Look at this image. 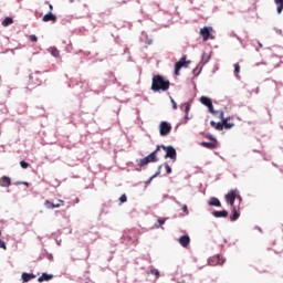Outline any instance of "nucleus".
Listing matches in <instances>:
<instances>
[{
    "instance_id": "f257e3e1",
    "label": "nucleus",
    "mask_w": 283,
    "mask_h": 283,
    "mask_svg": "<svg viewBox=\"0 0 283 283\" xmlns=\"http://www.w3.org/2000/svg\"><path fill=\"white\" fill-rule=\"evenodd\" d=\"M171 83L169 80L164 78L163 75H154L153 76V84H151V90L153 92H167L169 90V86Z\"/></svg>"
},
{
    "instance_id": "f03ea898",
    "label": "nucleus",
    "mask_w": 283,
    "mask_h": 283,
    "mask_svg": "<svg viewBox=\"0 0 283 283\" xmlns=\"http://www.w3.org/2000/svg\"><path fill=\"white\" fill-rule=\"evenodd\" d=\"M158 156H163V153H160V146H157L148 156L138 159L137 165L138 167H147L150 163H158Z\"/></svg>"
},
{
    "instance_id": "7ed1b4c3",
    "label": "nucleus",
    "mask_w": 283,
    "mask_h": 283,
    "mask_svg": "<svg viewBox=\"0 0 283 283\" xmlns=\"http://www.w3.org/2000/svg\"><path fill=\"white\" fill-rule=\"evenodd\" d=\"M157 147H160V153L164 150L165 155L163 154L164 158H170L174 163H176L177 154H176V148L172 146H164V145H158Z\"/></svg>"
},
{
    "instance_id": "20e7f679",
    "label": "nucleus",
    "mask_w": 283,
    "mask_h": 283,
    "mask_svg": "<svg viewBox=\"0 0 283 283\" xmlns=\"http://www.w3.org/2000/svg\"><path fill=\"white\" fill-rule=\"evenodd\" d=\"M190 64H191V61H187V55H184L180 59V61H178L175 64V75L180 76V70H182V67H189Z\"/></svg>"
},
{
    "instance_id": "39448f33",
    "label": "nucleus",
    "mask_w": 283,
    "mask_h": 283,
    "mask_svg": "<svg viewBox=\"0 0 283 283\" xmlns=\"http://www.w3.org/2000/svg\"><path fill=\"white\" fill-rule=\"evenodd\" d=\"M200 103H202V105L208 107V111L210 112V114H212V116H218V114L220 113V112L213 109V102H211V98H209L207 96H201Z\"/></svg>"
},
{
    "instance_id": "423d86ee",
    "label": "nucleus",
    "mask_w": 283,
    "mask_h": 283,
    "mask_svg": "<svg viewBox=\"0 0 283 283\" xmlns=\"http://www.w3.org/2000/svg\"><path fill=\"white\" fill-rule=\"evenodd\" d=\"M159 134L160 136H169V134H171V124L161 122L159 125Z\"/></svg>"
},
{
    "instance_id": "0eeeda50",
    "label": "nucleus",
    "mask_w": 283,
    "mask_h": 283,
    "mask_svg": "<svg viewBox=\"0 0 283 283\" xmlns=\"http://www.w3.org/2000/svg\"><path fill=\"white\" fill-rule=\"evenodd\" d=\"M238 198V190H231L229 193L226 195V202L233 207L235 199Z\"/></svg>"
},
{
    "instance_id": "6e6552de",
    "label": "nucleus",
    "mask_w": 283,
    "mask_h": 283,
    "mask_svg": "<svg viewBox=\"0 0 283 283\" xmlns=\"http://www.w3.org/2000/svg\"><path fill=\"white\" fill-rule=\"evenodd\" d=\"M218 118H220L223 122L224 129H231L232 127H235V124L229 123L228 118H224V112L220 111L217 114Z\"/></svg>"
},
{
    "instance_id": "1a4fd4ad",
    "label": "nucleus",
    "mask_w": 283,
    "mask_h": 283,
    "mask_svg": "<svg viewBox=\"0 0 283 283\" xmlns=\"http://www.w3.org/2000/svg\"><path fill=\"white\" fill-rule=\"evenodd\" d=\"M44 207H45L46 209H59V207H65V201L59 199V205H54L52 201L46 200V201L44 202Z\"/></svg>"
},
{
    "instance_id": "9d476101",
    "label": "nucleus",
    "mask_w": 283,
    "mask_h": 283,
    "mask_svg": "<svg viewBox=\"0 0 283 283\" xmlns=\"http://www.w3.org/2000/svg\"><path fill=\"white\" fill-rule=\"evenodd\" d=\"M200 145L206 149H218V139H213V142H202Z\"/></svg>"
},
{
    "instance_id": "9b49d317",
    "label": "nucleus",
    "mask_w": 283,
    "mask_h": 283,
    "mask_svg": "<svg viewBox=\"0 0 283 283\" xmlns=\"http://www.w3.org/2000/svg\"><path fill=\"white\" fill-rule=\"evenodd\" d=\"M179 244L184 247V249H187V247L191 244V238H189V234L181 235L179 238Z\"/></svg>"
},
{
    "instance_id": "f8f14e48",
    "label": "nucleus",
    "mask_w": 283,
    "mask_h": 283,
    "mask_svg": "<svg viewBox=\"0 0 283 283\" xmlns=\"http://www.w3.org/2000/svg\"><path fill=\"white\" fill-rule=\"evenodd\" d=\"M200 35L202 36L203 41H209V36H211V29L208 27L200 29Z\"/></svg>"
},
{
    "instance_id": "ddd939ff",
    "label": "nucleus",
    "mask_w": 283,
    "mask_h": 283,
    "mask_svg": "<svg viewBox=\"0 0 283 283\" xmlns=\"http://www.w3.org/2000/svg\"><path fill=\"white\" fill-rule=\"evenodd\" d=\"M42 21H44V23H48V21L56 23V15H54L52 12H49L42 18Z\"/></svg>"
},
{
    "instance_id": "4468645a",
    "label": "nucleus",
    "mask_w": 283,
    "mask_h": 283,
    "mask_svg": "<svg viewBox=\"0 0 283 283\" xmlns=\"http://www.w3.org/2000/svg\"><path fill=\"white\" fill-rule=\"evenodd\" d=\"M180 109H181L182 112H185L186 118H189V112H190V109H191V103H189V102L184 103V104L180 106Z\"/></svg>"
},
{
    "instance_id": "2eb2a0df",
    "label": "nucleus",
    "mask_w": 283,
    "mask_h": 283,
    "mask_svg": "<svg viewBox=\"0 0 283 283\" xmlns=\"http://www.w3.org/2000/svg\"><path fill=\"white\" fill-rule=\"evenodd\" d=\"M10 185H12V180L10 179V177L3 176L0 179V187H10Z\"/></svg>"
},
{
    "instance_id": "dca6fc26",
    "label": "nucleus",
    "mask_w": 283,
    "mask_h": 283,
    "mask_svg": "<svg viewBox=\"0 0 283 283\" xmlns=\"http://www.w3.org/2000/svg\"><path fill=\"white\" fill-rule=\"evenodd\" d=\"M209 205H210V207H222L220 199L216 198V197L210 198Z\"/></svg>"
},
{
    "instance_id": "f3484780",
    "label": "nucleus",
    "mask_w": 283,
    "mask_h": 283,
    "mask_svg": "<svg viewBox=\"0 0 283 283\" xmlns=\"http://www.w3.org/2000/svg\"><path fill=\"white\" fill-rule=\"evenodd\" d=\"M52 277H54V275L48 274V273H43V274L38 279V282H50V280H52Z\"/></svg>"
},
{
    "instance_id": "a211bd4d",
    "label": "nucleus",
    "mask_w": 283,
    "mask_h": 283,
    "mask_svg": "<svg viewBox=\"0 0 283 283\" xmlns=\"http://www.w3.org/2000/svg\"><path fill=\"white\" fill-rule=\"evenodd\" d=\"M212 214L214 218H227V216H229V212L227 210L213 211Z\"/></svg>"
},
{
    "instance_id": "6ab92c4d",
    "label": "nucleus",
    "mask_w": 283,
    "mask_h": 283,
    "mask_svg": "<svg viewBox=\"0 0 283 283\" xmlns=\"http://www.w3.org/2000/svg\"><path fill=\"white\" fill-rule=\"evenodd\" d=\"M211 127H214L218 132H222L224 129L223 122L222 123H216V122H210Z\"/></svg>"
},
{
    "instance_id": "aec40b11",
    "label": "nucleus",
    "mask_w": 283,
    "mask_h": 283,
    "mask_svg": "<svg viewBox=\"0 0 283 283\" xmlns=\"http://www.w3.org/2000/svg\"><path fill=\"white\" fill-rule=\"evenodd\" d=\"M232 216L230 217V220L232 221V222H235V220H238V218H240V210H238V208H233V210H232Z\"/></svg>"
},
{
    "instance_id": "412c9836",
    "label": "nucleus",
    "mask_w": 283,
    "mask_h": 283,
    "mask_svg": "<svg viewBox=\"0 0 283 283\" xmlns=\"http://www.w3.org/2000/svg\"><path fill=\"white\" fill-rule=\"evenodd\" d=\"M274 3L276 6V12L277 14H282L283 10V0H274Z\"/></svg>"
},
{
    "instance_id": "4be33fe9",
    "label": "nucleus",
    "mask_w": 283,
    "mask_h": 283,
    "mask_svg": "<svg viewBox=\"0 0 283 283\" xmlns=\"http://www.w3.org/2000/svg\"><path fill=\"white\" fill-rule=\"evenodd\" d=\"M34 277H36V275L34 274H29V273H22V280L23 282H30V280H34Z\"/></svg>"
},
{
    "instance_id": "5701e85b",
    "label": "nucleus",
    "mask_w": 283,
    "mask_h": 283,
    "mask_svg": "<svg viewBox=\"0 0 283 283\" xmlns=\"http://www.w3.org/2000/svg\"><path fill=\"white\" fill-rule=\"evenodd\" d=\"M12 23H14V20H12V18L7 17L3 21H2V27L3 28H8V25H12Z\"/></svg>"
},
{
    "instance_id": "b1692460",
    "label": "nucleus",
    "mask_w": 283,
    "mask_h": 283,
    "mask_svg": "<svg viewBox=\"0 0 283 283\" xmlns=\"http://www.w3.org/2000/svg\"><path fill=\"white\" fill-rule=\"evenodd\" d=\"M165 222H166V219L159 218L157 220V222L155 223L156 229H160V227H163V224H165Z\"/></svg>"
},
{
    "instance_id": "393cba45",
    "label": "nucleus",
    "mask_w": 283,
    "mask_h": 283,
    "mask_svg": "<svg viewBox=\"0 0 283 283\" xmlns=\"http://www.w3.org/2000/svg\"><path fill=\"white\" fill-rule=\"evenodd\" d=\"M201 63L202 65H207V63H209V55L203 53L202 57H201Z\"/></svg>"
},
{
    "instance_id": "a878e982",
    "label": "nucleus",
    "mask_w": 283,
    "mask_h": 283,
    "mask_svg": "<svg viewBox=\"0 0 283 283\" xmlns=\"http://www.w3.org/2000/svg\"><path fill=\"white\" fill-rule=\"evenodd\" d=\"M148 273H150L151 275H155L156 277H160V271L156 269L150 270Z\"/></svg>"
},
{
    "instance_id": "bb28decb",
    "label": "nucleus",
    "mask_w": 283,
    "mask_h": 283,
    "mask_svg": "<svg viewBox=\"0 0 283 283\" xmlns=\"http://www.w3.org/2000/svg\"><path fill=\"white\" fill-rule=\"evenodd\" d=\"M240 74V64L235 63L234 64V75L238 77Z\"/></svg>"
},
{
    "instance_id": "cd10ccee",
    "label": "nucleus",
    "mask_w": 283,
    "mask_h": 283,
    "mask_svg": "<svg viewBox=\"0 0 283 283\" xmlns=\"http://www.w3.org/2000/svg\"><path fill=\"white\" fill-rule=\"evenodd\" d=\"M200 72H202V67L200 66H197L196 69H193L192 73L196 75V76H199Z\"/></svg>"
},
{
    "instance_id": "c85d7f7f",
    "label": "nucleus",
    "mask_w": 283,
    "mask_h": 283,
    "mask_svg": "<svg viewBox=\"0 0 283 283\" xmlns=\"http://www.w3.org/2000/svg\"><path fill=\"white\" fill-rule=\"evenodd\" d=\"M20 166L22 167V169H28V167H30V164H28L25 160L20 161Z\"/></svg>"
},
{
    "instance_id": "c756f323",
    "label": "nucleus",
    "mask_w": 283,
    "mask_h": 283,
    "mask_svg": "<svg viewBox=\"0 0 283 283\" xmlns=\"http://www.w3.org/2000/svg\"><path fill=\"white\" fill-rule=\"evenodd\" d=\"M119 202L123 205L125 202H127V195H122L119 198Z\"/></svg>"
},
{
    "instance_id": "7c9ffc66",
    "label": "nucleus",
    "mask_w": 283,
    "mask_h": 283,
    "mask_svg": "<svg viewBox=\"0 0 283 283\" xmlns=\"http://www.w3.org/2000/svg\"><path fill=\"white\" fill-rule=\"evenodd\" d=\"M29 39H30V41H32V43H36V41H38L36 35H30Z\"/></svg>"
},
{
    "instance_id": "2f4dec72",
    "label": "nucleus",
    "mask_w": 283,
    "mask_h": 283,
    "mask_svg": "<svg viewBox=\"0 0 283 283\" xmlns=\"http://www.w3.org/2000/svg\"><path fill=\"white\" fill-rule=\"evenodd\" d=\"M170 101L172 103V109H178V104H176V101H174V98L170 97Z\"/></svg>"
},
{
    "instance_id": "473e14b6",
    "label": "nucleus",
    "mask_w": 283,
    "mask_h": 283,
    "mask_svg": "<svg viewBox=\"0 0 283 283\" xmlns=\"http://www.w3.org/2000/svg\"><path fill=\"white\" fill-rule=\"evenodd\" d=\"M181 211H184V213H186L187 216L189 214V210L187 209V205L182 206Z\"/></svg>"
},
{
    "instance_id": "72a5a7b5",
    "label": "nucleus",
    "mask_w": 283,
    "mask_h": 283,
    "mask_svg": "<svg viewBox=\"0 0 283 283\" xmlns=\"http://www.w3.org/2000/svg\"><path fill=\"white\" fill-rule=\"evenodd\" d=\"M165 168L167 174H171V167L169 166V164H165Z\"/></svg>"
},
{
    "instance_id": "f704fd0d",
    "label": "nucleus",
    "mask_w": 283,
    "mask_h": 283,
    "mask_svg": "<svg viewBox=\"0 0 283 283\" xmlns=\"http://www.w3.org/2000/svg\"><path fill=\"white\" fill-rule=\"evenodd\" d=\"M160 169H163V166L158 167V171L151 177V179L156 178L157 176H160Z\"/></svg>"
},
{
    "instance_id": "c9c22d12",
    "label": "nucleus",
    "mask_w": 283,
    "mask_h": 283,
    "mask_svg": "<svg viewBox=\"0 0 283 283\" xmlns=\"http://www.w3.org/2000/svg\"><path fill=\"white\" fill-rule=\"evenodd\" d=\"M0 249H3L6 251V241L0 240Z\"/></svg>"
},
{
    "instance_id": "e433bc0d",
    "label": "nucleus",
    "mask_w": 283,
    "mask_h": 283,
    "mask_svg": "<svg viewBox=\"0 0 283 283\" xmlns=\"http://www.w3.org/2000/svg\"><path fill=\"white\" fill-rule=\"evenodd\" d=\"M52 55L55 56V57L59 56V50L54 49V50L52 51Z\"/></svg>"
},
{
    "instance_id": "4c0bfd02",
    "label": "nucleus",
    "mask_w": 283,
    "mask_h": 283,
    "mask_svg": "<svg viewBox=\"0 0 283 283\" xmlns=\"http://www.w3.org/2000/svg\"><path fill=\"white\" fill-rule=\"evenodd\" d=\"M208 138H209V140H212V143H213V140H216V138H213V136H211V135H209Z\"/></svg>"
},
{
    "instance_id": "58836bf2",
    "label": "nucleus",
    "mask_w": 283,
    "mask_h": 283,
    "mask_svg": "<svg viewBox=\"0 0 283 283\" xmlns=\"http://www.w3.org/2000/svg\"><path fill=\"white\" fill-rule=\"evenodd\" d=\"M218 264H224V260L218 261Z\"/></svg>"
},
{
    "instance_id": "ea45409f",
    "label": "nucleus",
    "mask_w": 283,
    "mask_h": 283,
    "mask_svg": "<svg viewBox=\"0 0 283 283\" xmlns=\"http://www.w3.org/2000/svg\"><path fill=\"white\" fill-rule=\"evenodd\" d=\"M50 10H54V7H52V4L49 6Z\"/></svg>"
},
{
    "instance_id": "a19ab883",
    "label": "nucleus",
    "mask_w": 283,
    "mask_h": 283,
    "mask_svg": "<svg viewBox=\"0 0 283 283\" xmlns=\"http://www.w3.org/2000/svg\"><path fill=\"white\" fill-rule=\"evenodd\" d=\"M214 260H220V255H217V256L214 258Z\"/></svg>"
},
{
    "instance_id": "79ce46f5",
    "label": "nucleus",
    "mask_w": 283,
    "mask_h": 283,
    "mask_svg": "<svg viewBox=\"0 0 283 283\" xmlns=\"http://www.w3.org/2000/svg\"><path fill=\"white\" fill-rule=\"evenodd\" d=\"M30 78H31V81H32V80L34 78V76L31 75Z\"/></svg>"
},
{
    "instance_id": "37998d69",
    "label": "nucleus",
    "mask_w": 283,
    "mask_h": 283,
    "mask_svg": "<svg viewBox=\"0 0 283 283\" xmlns=\"http://www.w3.org/2000/svg\"><path fill=\"white\" fill-rule=\"evenodd\" d=\"M54 205H59V201H57V203H54Z\"/></svg>"
}]
</instances>
